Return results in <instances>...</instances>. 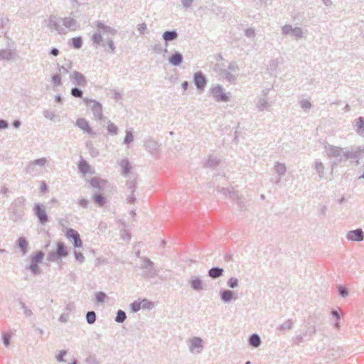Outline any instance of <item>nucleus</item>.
<instances>
[{"mask_svg":"<svg viewBox=\"0 0 364 364\" xmlns=\"http://www.w3.org/2000/svg\"><path fill=\"white\" fill-rule=\"evenodd\" d=\"M249 344L254 347L257 348L261 345V338L257 333L251 335L249 338Z\"/></svg>","mask_w":364,"mask_h":364,"instance_id":"72a5a7b5","label":"nucleus"},{"mask_svg":"<svg viewBox=\"0 0 364 364\" xmlns=\"http://www.w3.org/2000/svg\"><path fill=\"white\" fill-rule=\"evenodd\" d=\"M18 55L15 50L10 48L0 49V61L15 60Z\"/></svg>","mask_w":364,"mask_h":364,"instance_id":"ddd939ff","label":"nucleus"},{"mask_svg":"<svg viewBox=\"0 0 364 364\" xmlns=\"http://www.w3.org/2000/svg\"><path fill=\"white\" fill-rule=\"evenodd\" d=\"M74 256L77 261L80 263H83L85 262V257L82 253L77 252L76 250L74 251Z\"/></svg>","mask_w":364,"mask_h":364,"instance_id":"69168bd1","label":"nucleus"},{"mask_svg":"<svg viewBox=\"0 0 364 364\" xmlns=\"http://www.w3.org/2000/svg\"><path fill=\"white\" fill-rule=\"evenodd\" d=\"M293 325H294V322L292 321V320L288 319L283 323L280 324L277 327V329L279 331H289L292 328Z\"/></svg>","mask_w":364,"mask_h":364,"instance_id":"4c0bfd02","label":"nucleus"},{"mask_svg":"<svg viewBox=\"0 0 364 364\" xmlns=\"http://www.w3.org/2000/svg\"><path fill=\"white\" fill-rule=\"evenodd\" d=\"M43 116L45 118L50 120V121H55L56 114L54 113V112L50 110V109H45L43 112Z\"/></svg>","mask_w":364,"mask_h":364,"instance_id":"de8ad7c7","label":"nucleus"},{"mask_svg":"<svg viewBox=\"0 0 364 364\" xmlns=\"http://www.w3.org/2000/svg\"><path fill=\"white\" fill-rule=\"evenodd\" d=\"M21 306L22 309L23 310V314L26 317H31L33 316V311L31 309H30L24 302L21 301L20 302Z\"/></svg>","mask_w":364,"mask_h":364,"instance_id":"864d4df0","label":"nucleus"},{"mask_svg":"<svg viewBox=\"0 0 364 364\" xmlns=\"http://www.w3.org/2000/svg\"><path fill=\"white\" fill-rule=\"evenodd\" d=\"M245 35L247 38H255V30L253 28H248L245 31Z\"/></svg>","mask_w":364,"mask_h":364,"instance_id":"0e129e2a","label":"nucleus"},{"mask_svg":"<svg viewBox=\"0 0 364 364\" xmlns=\"http://www.w3.org/2000/svg\"><path fill=\"white\" fill-rule=\"evenodd\" d=\"M48 163L46 157H41L28 162L25 167V172L32 176H39L43 173L44 166Z\"/></svg>","mask_w":364,"mask_h":364,"instance_id":"20e7f679","label":"nucleus"},{"mask_svg":"<svg viewBox=\"0 0 364 364\" xmlns=\"http://www.w3.org/2000/svg\"><path fill=\"white\" fill-rule=\"evenodd\" d=\"M183 58L181 53L175 51L168 59V63L173 66H178L183 62Z\"/></svg>","mask_w":364,"mask_h":364,"instance_id":"b1692460","label":"nucleus"},{"mask_svg":"<svg viewBox=\"0 0 364 364\" xmlns=\"http://www.w3.org/2000/svg\"><path fill=\"white\" fill-rule=\"evenodd\" d=\"M189 283L191 288L195 291H200L204 289V283L200 278L192 277L189 280Z\"/></svg>","mask_w":364,"mask_h":364,"instance_id":"393cba45","label":"nucleus"},{"mask_svg":"<svg viewBox=\"0 0 364 364\" xmlns=\"http://www.w3.org/2000/svg\"><path fill=\"white\" fill-rule=\"evenodd\" d=\"M226 70H229L230 73H237L239 71V66L235 61L230 62L228 66V69Z\"/></svg>","mask_w":364,"mask_h":364,"instance_id":"5fc2aeb1","label":"nucleus"},{"mask_svg":"<svg viewBox=\"0 0 364 364\" xmlns=\"http://www.w3.org/2000/svg\"><path fill=\"white\" fill-rule=\"evenodd\" d=\"M356 133L364 137V117H359L355 120V125Z\"/></svg>","mask_w":364,"mask_h":364,"instance_id":"bb28decb","label":"nucleus"},{"mask_svg":"<svg viewBox=\"0 0 364 364\" xmlns=\"http://www.w3.org/2000/svg\"><path fill=\"white\" fill-rule=\"evenodd\" d=\"M44 257V254L41 251L36 252L31 255V264L26 267V269H29L33 275L41 274V269L38 267V264L41 263Z\"/></svg>","mask_w":364,"mask_h":364,"instance_id":"1a4fd4ad","label":"nucleus"},{"mask_svg":"<svg viewBox=\"0 0 364 364\" xmlns=\"http://www.w3.org/2000/svg\"><path fill=\"white\" fill-rule=\"evenodd\" d=\"M127 318L126 314L122 310H118L117 316L115 317V321L117 323H123Z\"/></svg>","mask_w":364,"mask_h":364,"instance_id":"a18cd8bd","label":"nucleus"},{"mask_svg":"<svg viewBox=\"0 0 364 364\" xmlns=\"http://www.w3.org/2000/svg\"><path fill=\"white\" fill-rule=\"evenodd\" d=\"M294 27L291 24H285L282 27V34L283 36H292Z\"/></svg>","mask_w":364,"mask_h":364,"instance_id":"ea45409f","label":"nucleus"},{"mask_svg":"<svg viewBox=\"0 0 364 364\" xmlns=\"http://www.w3.org/2000/svg\"><path fill=\"white\" fill-rule=\"evenodd\" d=\"M152 50L156 53H161L163 51L167 52V48H163V46L161 43H156L154 45Z\"/></svg>","mask_w":364,"mask_h":364,"instance_id":"4d7b16f0","label":"nucleus"},{"mask_svg":"<svg viewBox=\"0 0 364 364\" xmlns=\"http://www.w3.org/2000/svg\"><path fill=\"white\" fill-rule=\"evenodd\" d=\"M68 255L67 247L63 242H57V248L55 252L50 253L48 256L49 261H55L57 258L65 257Z\"/></svg>","mask_w":364,"mask_h":364,"instance_id":"f8f14e48","label":"nucleus"},{"mask_svg":"<svg viewBox=\"0 0 364 364\" xmlns=\"http://www.w3.org/2000/svg\"><path fill=\"white\" fill-rule=\"evenodd\" d=\"M52 82L55 86H60L62 85L60 74H55L52 77Z\"/></svg>","mask_w":364,"mask_h":364,"instance_id":"e2e57ef3","label":"nucleus"},{"mask_svg":"<svg viewBox=\"0 0 364 364\" xmlns=\"http://www.w3.org/2000/svg\"><path fill=\"white\" fill-rule=\"evenodd\" d=\"M143 264L141 265V268L146 269V272L145 273V276L146 277H155L157 276L158 272L156 270L154 269V262H151L149 258L144 257L143 259Z\"/></svg>","mask_w":364,"mask_h":364,"instance_id":"2eb2a0df","label":"nucleus"},{"mask_svg":"<svg viewBox=\"0 0 364 364\" xmlns=\"http://www.w3.org/2000/svg\"><path fill=\"white\" fill-rule=\"evenodd\" d=\"M325 151L328 158H338V160L341 158L343 149L339 146L327 144L325 146Z\"/></svg>","mask_w":364,"mask_h":364,"instance_id":"dca6fc26","label":"nucleus"},{"mask_svg":"<svg viewBox=\"0 0 364 364\" xmlns=\"http://www.w3.org/2000/svg\"><path fill=\"white\" fill-rule=\"evenodd\" d=\"M119 166L122 168V175L124 176H127L132 169V166L128 159L126 158L121 160L119 162Z\"/></svg>","mask_w":364,"mask_h":364,"instance_id":"cd10ccee","label":"nucleus"},{"mask_svg":"<svg viewBox=\"0 0 364 364\" xmlns=\"http://www.w3.org/2000/svg\"><path fill=\"white\" fill-rule=\"evenodd\" d=\"M314 168L320 178L323 177L325 167L321 161H316L314 164Z\"/></svg>","mask_w":364,"mask_h":364,"instance_id":"58836bf2","label":"nucleus"},{"mask_svg":"<svg viewBox=\"0 0 364 364\" xmlns=\"http://www.w3.org/2000/svg\"><path fill=\"white\" fill-rule=\"evenodd\" d=\"M134 141V135L131 130H126V136L124 139L123 144L128 146Z\"/></svg>","mask_w":364,"mask_h":364,"instance_id":"37998d69","label":"nucleus"},{"mask_svg":"<svg viewBox=\"0 0 364 364\" xmlns=\"http://www.w3.org/2000/svg\"><path fill=\"white\" fill-rule=\"evenodd\" d=\"M94 200L99 206H102L105 203V198L100 194L95 195Z\"/></svg>","mask_w":364,"mask_h":364,"instance_id":"6e6d98bb","label":"nucleus"},{"mask_svg":"<svg viewBox=\"0 0 364 364\" xmlns=\"http://www.w3.org/2000/svg\"><path fill=\"white\" fill-rule=\"evenodd\" d=\"M346 238L350 241L360 242L364 240V232L360 228L350 230L346 235Z\"/></svg>","mask_w":364,"mask_h":364,"instance_id":"aec40b11","label":"nucleus"},{"mask_svg":"<svg viewBox=\"0 0 364 364\" xmlns=\"http://www.w3.org/2000/svg\"><path fill=\"white\" fill-rule=\"evenodd\" d=\"M163 39L167 43L169 41H172L178 38V33L176 31H165L162 35Z\"/></svg>","mask_w":364,"mask_h":364,"instance_id":"7c9ffc66","label":"nucleus"},{"mask_svg":"<svg viewBox=\"0 0 364 364\" xmlns=\"http://www.w3.org/2000/svg\"><path fill=\"white\" fill-rule=\"evenodd\" d=\"M144 147L147 151L154 154L158 151L159 145L154 139H149L144 141Z\"/></svg>","mask_w":364,"mask_h":364,"instance_id":"4be33fe9","label":"nucleus"},{"mask_svg":"<svg viewBox=\"0 0 364 364\" xmlns=\"http://www.w3.org/2000/svg\"><path fill=\"white\" fill-rule=\"evenodd\" d=\"M273 169L276 174L278 176L277 180L276 181L275 183L279 184L281 180V178L284 176L287 171V166L284 163H281L279 161H276L274 164Z\"/></svg>","mask_w":364,"mask_h":364,"instance_id":"a211bd4d","label":"nucleus"},{"mask_svg":"<svg viewBox=\"0 0 364 364\" xmlns=\"http://www.w3.org/2000/svg\"><path fill=\"white\" fill-rule=\"evenodd\" d=\"M349 159H358V154L355 152H353V150L343 151L341 158H340L338 160V162L346 161Z\"/></svg>","mask_w":364,"mask_h":364,"instance_id":"473e14b6","label":"nucleus"},{"mask_svg":"<svg viewBox=\"0 0 364 364\" xmlns=\"http://www.w3.org/2000/svg\"><path fill=\"white\" fill-rule=\"evenodd\" d=\"M83 102L86 104L87 106L90 107L95 119H102V117H103L102 106L99 102H97L95 100L89 99L87 97H84Z\"/></svg>","mask_w":364,"mask_h":364,"instance_id":"9d476101","label":"nucleus"},{"mask_svg":"<svg viewBox=\"0 0 364 364\" xmlns=\"http://www.w3.org/2000/svg\"><path fill=\"white\" fill-rule=\"evenodd\" d=\"M112 93L113 95L112 98L116 100H119L122 98V93L117 91V90H112Z\"/></svg>","mask_w":364,"mask_h":364,"instance_id":"774afa93","label":"nucleus"},{"mask_svg":"<svg viewBox=\"0 0 364 364\" xmlns=\"http://www.w3.org/2000/svg\"><path fill=\"white\" fill-rule=\"evenodd\" d=\"M72 45L75 48L79 49L82 46V41L80 37H75L71 39Z\"/></svg>","mask_w":364,"mask_h":364,"instance_id":"603ef678","label":"nucleus"},{"mask_svg":"<svg viewBox=\"0 0 364 364\" xmlns=\"http://www.w3.org/2000/svg\"><path fill=\"white\" fill-rule=\"evenodd\" d=\"M33 212L41 225H46L48 222V216L46 213V206L43 203H35L33 208Z\"/></svg>","mask_w":364,"mask_h":364,"instance_id":"9b49d317","label":"nucleus"},{"mask_svg":"<svg viewBox=\"0 0 364 364\" xmlns=\"http://www.w3.org/2000/svg\"><path fill=\"white\" fill-rule=\"evenodd\" d=\"M86 321L87 323L92 324L96 321V314L95 311H88L86 314Z\"/></svg>","mask_w":364,"mask_h":364,"instance_id":"49530a36","label":"nucleus"},{"mask_svg":"<svg viewBox=\"0 0 364 364\" xmlns=\"http://www.w3.org/2000/svg\"><path fill=\"white\" fill-rule=\"evenodd\" d=\"M107 131L112 135H117L118 133V127L112 122H108Z\"/></svg>","mask_w":364,"mask_h":364,"instance_id":"8fccbe9b","label":"nucleus"},{"mask_svg":"<svg viewBox=\"0 0 364 364\" xmlns=\"http://www.w3.org/2000/svg\"><path fill=\"white\" fill-rule=\"evenodd\" d=\"M76 125L83 130L84 132L90 134H95V133L93 132L92 129L89 125L88 122L84 119V118H79L76 121Z\"/></svg>","mask_w":364,"mask_h":364,"instance_id":"5701e85b","label":"nucleus"},{"mask_svg":"<svg viewBox=\"0 0 364 364\" xmlns=\"http://www.w3.org/2000/svg\"><path fill=\"white\" fill-rule=\"evenodd\" d=\"M66 237L73 240V245L75 247H81L82 246V241L77 231L73 228L67 230Z\"/></svg>","mask_w":364,"mask_h":364,"instance_id":"6ab92c4d","label":"nucleus"},{"mask_svg":"<svg viewBox=\"0 0 364 364\" xmlns=\"http://www.w3.org/2000/svg\"><path fill=\"white\" fill-rule=\"evenodd\" d=\"M140 303L141 304V308L142 309H150L153 307V303L148 299H143Z\"/></svg>","mask_w":364,"mask_h":364,"instance_id":"680f3d73","label":"nucleus"},{"mask_svg":"<svg viewBox=\"0 0 364 364\" xmlns=\"http://www.w3.org/2000/svg\"><path fill=\"white\" fill-rule=\"evenodd\" d=\"M282 61L279 58L271 59L267 65V70L270 74H273L280 66Z\"/></svg>","mask_w":364,"mask_h":364,"instance_id":"a878e982","label":"nucleus"},{"mask_svg":"<svg viewBox=\"0 0 364 364\" xmlns=\"http://www.w3.org/2000/svg\"><path fill=\"white\" fill-rule=\"evenodd\" d=\"M227 285L231 289H235L239 285V280L236 277H230L227 282Z\"/></svg>","mask_w":364,"mask_h":364,"instance_id":"09e8293b","label":"nucleus"},{"mask_svg":"<svg viewBox=\"0 0 364 364\" xmlns=\"http://www.w3.org/2000/svg\"><path fill=\"white\" fill-rule=\"evenodd\" d=\"M299 103L301 108L306 112H309L312 108V103L308 99L303 98Z\"/></svg>","mask_w":364,"mask_h":364,"instance_id":"e433bc0d","label":"nucleus"},{"mask_svg":"<svg viewBox=\"0 0 364 364\" xmlns=\"http://www.w3.org/2000/svg\"><path fill=\"white\" fill-rule=\"evenodd\" d=\"M223 195L225 196L227 198H230L232 201H235L239 207V208L242 210L245 208V198L240 193L237 191L234 188H221L218 190Z\"/></svg>","mask_w":364,"mask_h":364,"instance_id":"0eeeda50","label":"nucleus"},{"mask_svg":"<svg viewBox=\"0 0 364 364\" xmlns=\"http://www.w3.org/2000/svg\"><path fill=\"white\" fill-rule=\"evenodd\" d=\"M48 27L52 31H55L60 35H65L68 32L79 29L80 23L70 16L61 18L52 15L48 18Z\"/></svg>","mask_w":364,"mask_h":364,"instance_id":"f257e3e1","label":"nucleus"},{"mask_svg":"<svg viewBox=\"0 0 364 364\" xmlns=\"http://www.w3.org/2000/svg\"><path fill=\"white\" fill-rule=\"evenodd\" d=\"M127 188L130 193H134L136 189V179L135 178H130L127 182Z\"/></svg>","mask_w":364,"mask_h":364,"instance_id":"3c124183","label":"nucleus"},{"mask_svg":"<svg viewBox=\"0 0 364 364\" xmlns=\"http://www.w3.org/2000/svg\"><path fill=\"white\" fill-rule=\"evenodd\" d=\"M209 95L217 102H228L230 100V93L219 84H213L209 89Z\"/></svg>","mask_w":364,"mask_h":364,"instance_id":"39448f33","label":"nucleus"},{"mask_svg":"<svg viewBox=\"0 0 364 364\" xmlns=\"http://www.w3.org/2000/svg\"><path fill=\"white\" fill-rule=\"evenodd\" d=\"M183 9H188L191 7L194 0H181Z\"/></svg>","mask_w":364,"mask_h":364,"instance_id":"338daca9","label":"nucleus"},{"mask_svg":"<svg viewBox=\"0 0 364 364\" xmlns=\"http://www.w3.org/2000/svg\"><path fill=\"white\" fill-rule=\"evenodd\" d=\"M224 270L220 267H212L208 270V274L212 279H218L223 276Z\"/></svg>","mask_w":364,"mask_h":364,"instance_id":"c85d7f7f","label":"nucleus"},{"mask_svg":"<svg viewBox=\"0 0 364 364\" xmlns=\"http://www.w3.org/2000/svg\"><path fill=\"white\" fill-rule=\"evenodd\" d=\"M70 93L73 97H80V98L82 97V95H83L82 91L77 87L72 88Z\"/></svg>","mask_w":364,"mask_h":364,"instance_id":"bf43d9fd","label":"nucleus"},{"mask_svg":"<svg viewBox=\"0 0 364 364\" xmlns=\"http://www.w3.org/2000/svg\"><path fill=\"white\" fill-rule=\"evenodd\" d=\"M193 81L198 90H204L207 84V80L201 71H198L194 74Z\"/></svg>","mask_w":364,"mask_h":364,"instance_id":"f3484780","label":"nucleus"},{"mask_svg":"<svg viewBox=\"0 0 364 364\" xmlns=\"http://www.w3.org/2000/svg\"><path fill=\"white\" fill-rule=\"evenodd\" d=\"M188 352L193 355L200 354L204 350V341L198 336H193L186 340Z\"/></svg>","mask_w":364,"mask_h":364,"instance_id":"6e6552de","label":"nucleus"},{"mask_svg":"<svg viewBox=\"0 0 364 364\" xmlns=\"http://www.w3.org/2000/svg\"><path fill=\"white\" fill-rule=\"evenodd\" d=\"M220 164V159L216 156L211 155L209 156L206 164L209 167H215Z\"/></svg>","mask_w":364,"mask_h":364,"instance_id":"79ce46f5","label":"nucleus"},{"mask_svg":"<svg viewBox=\"0 0 364 364\" xmlns=\"http://www.w3.org/2000/svg\"><path fill=\"white\" fill-rule=\"evenodd\" d=\"M68 351L65 350H61L58 351V353L55 354V359L59 363H65L66 360L64 358V357L67 355Z\"/></svg>","mask_w":364,"mask_h":364,"instance_id":"c03bdc74","label":"nucleus"},{"mask_svg":"<svg viewBox=\"0 0 364 364\" xmlns=\"http://www.w3.org/2000/svg\"><path fill=\"white\" fill-rule=\"evenodd\" d=\"M269 90V89L262 90L261 95L257 96L255 100V107L258 112L268 111L272 107V104L268 98Z\"/></svg>","mask_w":364,"mask_h":364,"instance_id":"423d86ee","label":"nucleus"},{"mask_svg":"<svg viewBox=\"0 0 364 364\" xmlns=\"http://www.w3.org/2000/svg\"><path fill=\"white\" fill-rule=\"evenodd\" d=\"M221 75L229 82L233 83L237 80V76L229 70H223Z\"/></svg>","mask_w":364,"mask_h":364,"instance_id":"c9c22d12","label":"nucleus"},{"mask_svg":"<svg viewBox=\"0 0 364 364\" xmlns=\"http://www.w3.org/2000/svg\"><path fill=\"white\" fill-rule=\"evenodd\" d=\"M97 31L92 36V41L95 47L102 45V35H112L117 34V30L112 27L106 26L103 22L97 21L95 22Z\"/></svg>","mask_w":364,"mask_h":364,"instance_id":"f03ea898","label":"nucleus"},{"mask_svg":"<svg viewBox=\"0 0 364 364\" xmlns=\"http://www.w3.org/2000/svg\"><path fill=\"white\" fill-rule=\"evenodd\" d=\"M17 245L21 249L22 255H25L28 251V243L24 237H20L17 240Z\"/></svg>","mask_w":364,"mask_h":364,"instance_id":"c756f323","label":"nucleus"},{"mask_svg":"<svg viewBox=\"0 0 364 364\" xmlns=\"http://www.w3.org/2000/svg\"><path fill=\"white\" fill-rule=\"evenodd\" d=\"M291 36L294 37L296 40L304 38L305 36L303 28L301 27H294V31Z\"/></svg>","mask_w":364,"mask_h":364,"instance_id":"a19ab883","label":"nucleus"},{"mask_svg":"<svg viewBox=\"0 0 364 364\" xmlns=\"http://www.w3.org/2000/svg\"><path fill=\"white\" fill-rule=\"evenodd\" d=\"M141 306L140 301H135L130 304V309L133 312H137L141 309Z\"/></svg>","mask_w":364,"mask_h":364,"instance_id":"052dcab7","label":"nucleus"},{"mask_svg":"<svg viewBox=\"0 0 364 364\" xmlns=\"http://www.w3.org/2000/svg\"><path fill=\"white\" fill-rule=\"evenodd\" d=\"M70 78L72 82L77 86L85 87L87 84L85 76L76 70L73 72Z\"/></svg>","mask_w":364,"mask_h":364,"instance_id":"4468645a","label":"nucleus"},{"mask_svg":"<svg viewBox=\"0 0 364 364\" xmlns=\"http://www.w3.org/2000/svg\"><path fill=\"white\" fill-rule=\"evenodd\" d=\"M220 296L221 300L225 303H229L232 300H236L237 298V294L229 289L220 290Z\"/></svg>","mask_w":364,"mask_h":364,"instance_id":"412c9836","label":"nucleus"},{"mask_svg":"<svg viewBox=\"0 0 364 364\" xmlns=\"http://www.w3.org/2000/svg\"><path fill=\"white\" fill-rule=\"evenodd\" d=\"M78 169L83 174H87L90 172V166L88 164V163L84 159H81L79 161Z\"/></svg>","mask_w":364,"mask_h":364,"instance_id":"f704fd0d","label":"nucleus"},{"mask_svg":"<svg viewBox=\"0 0 364 364\" xmlns=\"http://www.w3.org/2000/svg\"><path fill=\"white\" fill-rule=\"evenodd\" d=\"M26 199L23 196H20L14 199L12 202L10 211L11 219L15 222L23 219L26 212Z\"/></svg>","mask_w":364,"mask_h":364,"instance_id":"7ed1b4c3","label":"nucleus"},{"mask_svg":"<svg viewBox=\"0 0 364 364\" xmlns=\"http://www.w3.org/2000/svg\"><path fill=\"white\" fill-rule=\"evenodd\" d=\"M85 146L89 151V153L92 157L96 158L100 155L99 150L95 147L93 143L91 141H87L85 143Z\"/></svg>","mask_w":364,"mask_h":364,"instance_id":"2f4dec72","label":"nucleus"},{"mask_svg":"<svg viewBox=\"0 0 364 364\" xmlns=\"http://www.w3.org/2000/svg\"><path fill=\"white\" fill-rule=\"evenodd\" d=\"M96 300L98 303H102L105 301V299L107 298V295L105 293L102 291L97 292L95 294Z\"/></svg>","mask_w":364,"mask_h":364,"instance_id":"13d9d810","label":"nucleus"}]
</instances>
